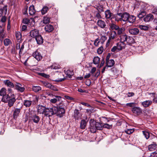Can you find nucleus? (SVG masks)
<instances>
[{"mask_svg": "<svg viewBox=\"0 0 157 157\" xmlns=\"http://www.w3.org/2000/svg\"><path fill=\"white\" fill-rule=\"evenodd\" d=\"M113 127L112 124H108L105 123L103 124V128H105L107 129H111Z\"/></svg>", "mask_w": 157, "mask_h": 157, "instance_id": "46", "label": "nucleus"}, {"mask_svg": "<svg viewBox=\"0 0 157 157\" xmlns=\"http://www.w3.org/2000/svg\"><path fill=\"white\" fill-rule=\"evenodd\" d=\"M150 157H157V153L155 152L152 153L151 154Z\"/></svg>", "mask_w": 157, "mask_h": 157, "instance_id": "62", "label": "nucleus"}, {"mask_svg": "<svg viewBox=\"0 0 157 157\" xmlns=\"http://www.w3.org/2000/svg\"><path fill=\"white\" fill-rule=\"evenodd\" d=\"M7 10L4 8L0 9V17L1 18L0 20V24L2 23V25H4L5 22L6 20V15L7 13Z\"/></svg>", "mask_w": 157, "mask_h": 157, "instance_id": "3", "label": "nucleus"}, {"mask_svg": "<svg viewBox=\"0 0 157 157\" xmlns=\"http://www.w3.org/2000/svg\"><path fill=\"white\" fill-rule=\"evenodd\" d=\"M21 108H16L15 109L13 114V116L14 118H17L19 115V113L20 112Z\"/></svg>", "mask_w": 157, "mask_h": 157, "instance_id": "29", "label": "nucleus"}, {"mask_svg": "<svg viewBox=\"0 0 157 157\" xmlns=\"http://www.w3.org/2000/svg\"><path fill=\"white\" fill-rule=\"evenodd\" d=\"M65 73L69 78H71L72 76L74 75V72L69 69L67 70L65 72Z\"/></svg>", "mask_w": 157, "mask_h": 157, "instance_id": "38", "label": "nucleus"}, {"mask_svg": "<svg viewBox=\"0 0 157 157\" xmlns=\"http://www.w3.org/2000/svg\"><path fill=\"white\" fill-rule=\"evenodd\" d=\"M109 26L112 30H118L119 27V26L118 25L113 23L110 24Z\"/></svg>", "mask_w": 157, "mask_h": 157, "instance_id": "35", "label": "nucleus"}, {"mask_svg": "<svg viewBox=\"0 0 157 157\" xmlns=\"http://www.w3.org/2000/svg\"><path fill=\"white\" fill-rule=\"evenodd\" d=\"M95 121H93L90 124V128L91 132L94 133L96 132L97 129L95 124Z\"/></svg>", "mask_w": 157, "mask_h": 157, "instance_id": "9", "label": "nucleus"}, {"mask_svg": "<svg viewBox=\"0 0 157 157\" xmlns=\"http://www.w3.org/2000/svg\"><path fill=\"white\" fill-rule=\"evenodd\" d=\"M114 64V61L112 59L106 61V67H112L113 66Z\"/></svg>", "mask_w": 157, "mask_h": 157, "instance_id": "24", "label": "nucleus"}, {"mask_svg": "<svg viewBox=\"0 0 157 157\" xmlns=\"http://www.w3.org/2000/svg\"><path fill=\"white\" fill-rule=\"evenodd\" d=\"M143 135H144L146 139H148L150 137V133H149L147 131H143Z\"/></svg>", "mask_w": 157, "mask_h": 157, "instance_id": "48", "label": "nucleus"}, {"mask_svg": "<svg viewBox=\"0 0 157 157\" xmlns=\"http://www.w3.org/2000/svg\"><path fill=\"white\" fill-rule=\"evenodd\" d=\"M39 32L38 30L35 29L31 31L30 32V35L33 38H35L39 34Z\"/></svg>", "mask_w": 157, "mask_h": 157, "instance_id": "10", "label": "nucleus"}, {"mask_svg": "<svg viewBox=\"0 0 157 157\" xmlns=\"http://www.w3.org/2000/svg\"><path fill=\"white\" fill-rule=\"evenodd\" d=\"M87 122L85 120H82L80 123V128L82 129L85 128L87 124Z\"/></svg>", "mask_w": 157, "mask_h": 157, "instance_id": "31", "label": "nucleus"}, {"mask_svg": "<svg viewBox=\"0 0 157 157\" xmlns=\"http://www.w3.org/2000/svg\"><path fill=\"white\" fill-rule=\"evenodd\" d=\"M57 108L56 106H53L51 108H46L44 113V115L46 117H50L56 114V112L57 111Z\"/></svg>", "mask_w": 157, "mask_h": 157, "instance_id": "1", "label": "nucleus"}, {"mask_svg": "<svg viewBox=\"0 0 157 157\" xmlns=\"http://www.w3.org/2000/svg\"><path fill=\"white\" fill-rule=\"evenodd\" d=\"M126 45L124 43L120 41L116 44V46L117 47V50L119 51L121 50H122L124 49Z\"/></svg>", "mask_w": 157, "mask_h": 157, "instance_id": "11", "label": "nucleus"}, {"mask_svg": "<svg viewBox=\"0 0 157 157\" xmlns=\"http://www.w3.org/2000/svg\"><path fill=\"white\" fill-rule=\"evenodd\" d=\"M14 87L16 90L21 93L24 92L25 89L24 87L22 84L19 83H17Z\"/></svg>", "mask_w": 157, "mask_h": 157, "instance_id": "5", "label": "nucleus"}, {"mask_svg": "<svg viewBox=\"0 0 157 157\" xmlns=\"http://www.w3.org/2000/svg\"><path fill=\"white\" fill-rule=\"evenodd\" d=\"M36 10H35L34 6L33 5L30 6L29 8V13L31 15L35 14Z\"/></svg>", "mask_w": 157, "mask_h": 157, "instance_id": "28", "label": "nucleus"}, {"mask_svg": "<svg viewBox=\"0 0 157 157\" xmlns=\"http://www.w3.org/2000/svg\"><path fill=\"white\" fill-rule=\"evenodd\" d=\"M0 40L1 41L3 40V39L6 37V34L5 32L0 34Z\"/></svg>", "mask_w": 157, "mask_h": 157, "instance_id": "52", "label": "nucleus"}, {"mask_svg": "<svg viewBox=\"0 0 157 157\" xmlns=\"http://www.w3.org/2000/svg\"><path fill=\"white\" fill-rule=\"evenodd\" d=\"M2 23L0 24V34L4 32V28L3 25H2Z\"/></svg>", "mask_w": 157, "mask_h": 157, "instance_id": "54", "label": "nucleus"}, {"mask_svg": "<svg viewBox=\"0 0 157 157\" xmlns=\"http://www.w3.org/2000/svg\"><path fill=\"white\" fill-rule=\"evenodd\" d=\"M32 89L35 92H37L41 89V87L39 86H33Z\"/></svg>", "mask_w": 157, "mask_h": 157, "instance_id": "40", "label": "nucleus"}, {"mask_svg": "<svg viewBox=\"0 0 157 157\" xmlns=\"http://www.w3.org/2000/svg\"><path fill=\"white\" fill-rule=\"evenodd\" d=\"M32 103V101L28 100H24V105L26 107H29L30 106Z\"/></svg>", "mask_w": 157, "mask_h": 157, "instance_id": "37", "label": "nucleus"}, {"mask_svg": "<svg viewBox=\"0 0 157 157\" xmlns=\"http://www.w3.org/2000/svg\"><path fill=\"white\" fill-rule=\"evenodd\" d=\"M148 150L150 151H153L157 150V144L153 142V144L148 146Z\"/></svg>", "mask_w": 157, "mask_h": 157, "instance_id": "14", "label": "nucleus"}, {"mask_svg": "<svg viewBox=\"0 0 157 157\" xmlns=\"http://www.w3.org/2000/svg\"><path fill=\"white\" fill-rule=\"evenodd\" d=\"M136 19V17L133 15H129L128 21L131 23H133L135 21Z\"/></svg>", "mask_w": 157, "mask_h": 157, "instance_id": "33", "label": "nucleus"}, {"mask_svg": "<svg viewBox=\"0 0 157 157\" xmlns=\"http://www.w3.org/2000/svg\"><path fill=\"white\" fill-rule=\"evenodd\" d=\"M30 20L28 18H25L23 20V23L24 24H27L30 23Z\"/></svg>", "mask_w": 157, "mask_h": 157, "instance_id": "55", "label": "nucleus"}, {"mask_svg": "<svg viewBox=\"0 0 157 157\" xmlns=\"http://www.w3.org/2000/svg\"><path fill=\"white\" fill-rule=\"evenodd\" d=\"M3 82L5 85L8 87L11 88L14 87L15 86L9 80H5Z\"/></svg>", "mask_w": 157, "mask_h": 157, "instance_id": "21", "label": "nucleus"}, {"mask_svg": "<svg viewBox=\"0 0 157 157\" xmlns=\"http://www.w3.org/2000/svg\"><path fill=\"white\" fill-rule=\"evenodd\" d=\"M33 56L38 61H40L42 58V56L40 52L37 50L35 51L33 54Z\"/></svg>", "mask_w": 157, "mask_h": 157, "instance_id": "7", "label": "nucleus"}, {"mask_svg": "<svg viewBox=\"0 0 157 157\" xmlns=\"http://www.w3.org/2000/svg\"><path fill=\"white\" fill-rule=\"evenodd\" d=\"M152 103V101L151 100H146L141 103V105L145 108L149 107Z\"/></svg>", "mask_w": 157, "mask_h": 157, "instance_id": "19", "label": "nucleus"}, {"mask_svg": "<svg viewBox=\"0 0 157 157\" xmlns=\"http://www.w3.org/2000/svg\"><path fill=\"white\" fill-rule=\"evenodd\" d=\"M105 63V60H104V58H102V60L101 62V63L100 64V67H102V66H103L104 64Z\"/></svg>", "mask_w": 157, "mask_h": 157, "instance_id": "63", "label": "nucleus"}, {"mask_svg": "<svg viewBox=\"0 0 157 157\" xmlns=\"http://www.w3.org/2000/svg\"><path fill=\"white\" fill-rule=\"evenodd\" d=\"M54 97H55V98L52 99L50 100V102L52 103H55L58 101H60L62 98L60 96L56 95L54 96Z\"/></svg>", "mask_w": 157, "mask_h": 157, "instance_id": "18", "label": "nucleus"}, {"mask_svg": "<svg viewBox=\"0 0 157 157\" xmlns=\"http://www.w3.org/2000/svg\"><path fill=\"white\" fill-rule=\"evenodd\" d=\"M128 31L131 35H137L140 33L139 29L137 28L130 29Z\"/></svg>", "mask_w": 157, "mask_h": 157, "instance_id": "12", "label": "nucleus"}, {"mask_svg": "<svg viewBox=\"0 0 157 157\" xmlns=\"http://www.w3.org/2000/svg\"><path fill=\"white\" fill-rule=\"evenodd\" d=\"M135 104V103L134 102L128 103L126 104V105L130 107H134Z\"/></svg>", "mask_w": 157, "mask_h": 157, "instance_id": "60", "label": "nucleus"}, {"mask_svg": "<svg viewBox=\"0 0 157 157\" xmlns=\"http://www.w3.org/2000/svg\"><path fill=\"white\" fill-rule=\"evenodd\" d=\"M132 111L133 113L137 115L142 113V109L140 107L137 106L133 107L132 108Z\"/></svg>", "mask_w": 157, "mask_h": 157, "instance_id": "6", "label": "nucleus"}, {"mask_svg": "<svg viewBox=\"0 0 157 157\" xmlns=\"http://www.w3.org/2000/svg\"><path fill=\"white\" fill-rule=\"evenodd\" d=\"M30 118L34 123L36 124H38L40 120L39 117L36 114H34L33 116H30Z\"/></svg>", "mask_w": 157, "mask_h": 157, "instance_id": "13", "label": "nucleus"}, {"mask_svg": "<svg viewBox=\"0 0 157 157\" xmlns=\"http://www.w3.org/2000/svg\"><path fill=\"white\" fill-rule=\"evenodd\" d=\"M49 89H50L54 91H57L58 90V88L56 86L52 85V84L51 85V86H50Z\"/></svg>", "mask_w": 157, "mask_h": 157, "instance_id": "56", "label": "nucleus"}, {"mask_svg": "<svg viewBox=\"0 0 157 157\" xmlns=\"http://www.w3.org/2000/svg\"><path fill=\"white\" fill-rule=\"evenodd\" d=\"M95 8L98 10L99 12L101 13L103 11V6L100 5L96 6Z\"/></svg>", "mask_w": 157, "mask_h": 157, "instance_id": "47", "label": "nucleus"}, {"mask_svg": "<svg viewBox=\"0 0 157 157\" xmlns=\"http://www.w3.org/2000/svg\"><path fill=\"white\" fill-rule=\"evenodd\" d=\"M134 131V130L133 129H129L125 131V132L127 134H130L133 132Z\"/></svg>", "mask_w": 157, "mask_h": 157, "instance_id": "53", "label": "nucleus"}, {"mask_svg": "<svg viewBox=\"0 0 157 157\" xmlns=\"http://www.w3.org/2000/svg\"><path fill=\"white\" fill-rule=\"evenodd\" d=\"M100 59L98 56H95L93 59V63L95 64H98Z\"/></svg>", "mask_w": 157, "mask_h": 157, "instance_id": "39", "label": "nucleus"}, {"mask_svg": "<svg viewBox=\"0 0 157 157\" xmlns=\"http://www.w3.org/2000/svg\"><path fill=\"white\" fill-rule=\"evenodd\" d=\"M50 21V18L47 17H44L43 20V22L45 24H48L49 23Z\"/></svg>", "mask_w": 157, "mask_h": 157, "instance_id": "43", "label": "nucleus"}, {"mask_svg": "<svg viewBox=\"0 0 157 157\" xmlns=\"http://www.w3.org/2000/svg\"><path fill=\"white\" fill-rule=\"evenodd\" d=\"M95 124L97 130H101L103 129V123L97 122L95 121Z\"/></svg>", "mask_w": 157, "mask_h": 157, "instance_id": "32", "label": "nucleus"}, {"mask_svg": "<svg viewBox=\"0 0 157 157\" xmlns=\"http://www.w3.org/2000/svg\"><path fill=\"white\" fill-rule=\"evenodd\" d=\"M44 29L46 32H51L54 29V28L52 25H47L45 26Z\"/></svg>", "mask_w": 157, "mask_h": 157, "instance_id": "22", "label": "nucleus"}, {"mask_svg": "<svg viewBox=\"0 0 157 157\" xmlns=\"http://www.w3.org/2000/svg\"><path fill=\"white\" fill-rule=\"evenodd\" d=\"M105 17L107 19H112L113 17V14L109 10H107L105 12Z\"/></svg>", "mask_w": 157, "mask_h": 157, "instance_id": "16", "label": "nucleus"}, {"mask_svg": "<svg viewBox=\"0 0 157 157\" xmlns=\"http://www.w3.org/2000/svg\"><path fill=\"white\" fill-rule=\"evenodd\" d=\"M81 115L78 109H75L74 111V117L76 120H78L81 118Z\"/></svg>", "mask_w": 157, "mask_h": 157, "instance_id": "20", "label": "nucleus"}, {"mask_svg": "<svg viewBox=\"0 0 157 157\" xmlns=\"http://www.w3.org/2000/svg\"><path fill=\"white\" fill-rule=\"evenodd\" d=\"M11 43V40L9 39L6 38L4 40V44L5 46H8Z\"/></svg>", "mask_w": 157, "mask_h": 157, "instance_id": "44", "label": "nucleus"}, {"mask_svg": "<svg viewBox=\"0 0 157 157\" xmlns=\"http://www.w3.org/2000/svg\"><path fill=\"white\" fill-rule=\"evenodd\" d=\"M146 14V12L145 11H143L140 13L138 15V17L140 18H142L144 17Z\"/></svg>", "mask_w": 157, "mask_h": 157, "instance_id": "49", "label": "nucleus"}, {"mask_svg": "<svg viewBox=\"0 0 157 157\" xmlns=\"http://www.w3.org/2000/svg\"><path fill=\"white\" fill-rule=\"evenodd\" d=\"M100 43V41L98 38L96 39L94 41V44L95 46H98L99 43Z\"/></svg>", "mask_w": 157, "mask_h": 157, "instance_id": "57", "label": "nucleus"}, {"mask_svg": "<svg viewBox=\"0 0 157 157\" xmlns=\"http://www.w3.org/2000/svg\"><path fill=\"white\" fill-rule=\"evenodd\" d=\"M16 101L15 96L13 94L11 95L10 98L8 101V105L9 107H11L13 105V104Z\"/></svg>", "mask_w": 157, "mask_h": 157, "instance_id": "8", "label": "nucleus"}, {"mask_svg": "<svg viewBox=\"0 0 157 157\" xmlns=\"http://www.w3.org/2000/svg\"><path fill=\"white\" fill-rule=\"evenodd\" d=\"M154 18L153 16L151 14H149L146 15L144 18V20L145 22H148L152 20Z\"/></svg>", "mask_w": 157, "mask_h": 157, "instance_id": "23", "label": "nucleus"}, {"mask_svg": "<svg viewBox=\"0 0 157 157\" xmlns=\"http://www.w3.org/2000/svg\"><path fill=\"white\" fill-rule=\"evenodd\" d=\"M35 39L38 44H42L43 42V39L40 34L35 37Z\"/></svg>", "mask_w": 157, "mask_h": 157, "instance_id": "17", "label": "nucleus"}, {"mask_svg": "<svg viewBox=\"0 0 157 157\" xmlns=\"http://www.w3.org/2000/svg\"><path fill=\"white\" fill-rule=\"evenodd\" d=\"M117 33L115 31H112L111 32L110 35L109 37L112 40H113L116 38Z\"/></svg>", "mask_w": 157, "mask_h": 157, "instance_id": "36", "label": "nucleus"}, {"mask_svg": "<svg viewBox=\"0 0 157 157\" xmlns=\"http://www.w3.org/2000/svg\"><path fill=\"white\" fill-rule=\"evenodd\" d=\"M46 107L42 105H38L37 106V112L40 114H44L45 111Z\"/></svg>", "mask_w": 157, "mask_h": 157, "instance_id": "15", "label": "nucleus"}, {"mask_svg": "<svg viewBox=\"0 0 157 157\" xmlns=\"http://www.w3.org/2000/svg\"><path fill=\"white\" fill-rule=\"evenodd\" d=\"M127 44L130 45L133 44L134 42V39L132 37L128 36L127 39V41H126Z\"/></svg>", "mask_w": 157, "mask_h": 157, "instance_id": "34", "label": "nucleus"}, {"mask_svg": "<svg viewBox=\"0 0 157 157\" xmlns=\"http://www.w3.org/2000/svg\"><path fill=\"white\" fill-rule=\"evenodd\" d=\"M49 8L47 6L44 7L41 10V13L42 14H45L48 10Z\"/></svg>", "mask_w": 157, "mask_h": 157, "instance_id": "42", "label": "nucleus"}, {"mask_svg": "<svg viewBox=\"0 0 157 157\" xmlns=\"http://www.w3.org/2000/svg\"><path fill=\"white\" fill-rule=\"evenodd\" d=\"M117 15L120 16V17L118 19L117 18V16L115 17V20L116 21H127L128 20V19L129 14L127 13H117Z\"/></svg>", "mask_w": 157, "mask_h": 157, "instance_id": "2", "label": "nucleus"}, {"mask_svg": "<svg viewBox=\"0 0 157 157\" xmlns=\"http://www.w3.org/2000/svg\"><path fill=\"white\" fill-rule=\"evenodd\" d=\"M97 24L98 26L101 28H105L106 25L105 22L101 20H98Z\"/></svg>", "mask_w": 157, "mask_h": 157, "instance_id": "25", "label": "nucleus"}, {"mask_svg": "<svg viewBox=\"0 0 157 157\" xmlns=\"http://www.w3.org/2000/svg\"><path fill=\"white\" fill-rule=\"evenodd\" d=\"M140 28L141 29L144 30H147L148 29V27L147 26L144 25H140Z\"/></svg>", "mask_w": 157, "mask_h": 157, "instance_id": "58", "label": "nucleus"}, {"mask_svg": "<svg viewBox=\"0 0 157 157\" xmlns=\"http://www.w3.org/2000/svg\"><path fill=\"white\" fill-rule=\"evenodd\" d=\"M9 94H10L7 95L5 94L3 96L2 99V101L5 103L8 102L11 97L9 95Z\"/></svg>", "mask_w": 157, "mask_h": 157, "instance_id": "30", "label": "nucleus"}, {"mask_svg": "<svg viewBox=\"0 0 157 157\" xmlns=\"http://www.w3.org/2000/svg\"><path fill=\"white\" fill-rule=\"evenodd\" d=\"M152 13L154 14L157 15V7H156L152 11Z\"/></svg>", "mask_w": 157, "mask_h": 157, "instance_id": "64", "label": "nucleus"}, {"mask_svg": "<svg viewBox=\"0 0 157 157\" xmlns=\"http://www.w3.org/2000/svg\"><path fill=\"white\" fill-rule=\"evenodd\" d=\"M128 36L125 33H123L119 37L120 38V41L124 43L125 42L127 41V39Z\"/></svg>", "mask_w": 157, "mask_h": 157, "instance_id": "26", "label": "nucleus"}, {"mask_svg": "<svg viewBox=\"0 0 157 157\" xmlns=\"http://www.w3.org/2000/svg\"><path fill=\"white\" fill-rule=\"evenodd\" d=\"M24 48V44H22L21 46V48H20V50H19V54H21L22 53V51Z\"/></svg>", "mask_w": 157, "mask_h": 157, "instance_id": "61", "label": "nucleus"}, {"mask_svg": "<svg viewBox=\"0 0 157 157\" xmlns=\"http://www.w3.org/2000/svg\"><path fill=\"white\" fill-rule=\"evenodd\" d=\"M40 75L46 78H48L49 77V75H47L44 73H40Z\"/></svg>", "mask_w": 157, "mask_h": 157, "instance_id": "59", "label": "nucleus"}, {"mask_svg": "<svg viewBox=\"0 0 157 157\" xmlns=\"http://www.w3.org/2000/svg\"><path fill=\"white\" fill-rule=\"evenodd\" d=\"M104 50V48L103 47H99L97 50V53L99 54H102Z\"/></svg>", "mask_w": 157, "mask_h": 157, "instance_id": "51", "label": "nucleus"}, {"mask_svg": "<svg viewBox=\"0 0 157 157\" xmlns=\"http://www.w3.org/2000/svg\"><path fill=\"white\" fill-rule=\"evenodd\" d=\"M6 90L5 88H2L0 90V95L4 96L6 94Z\"/></svg>", "mask_w": 157, "mask_h": 157, "instance_id": "41", "label": "nucleus"}, {"mask_svg": "<svg viewBox=\"0 0 157 157\" xmlns=\"http://www.w3.org/2000/svg\"><path fill=\"white\" fill-rule=\"evenodd\" d=\"M117 34L119 36H121L122 35L123 33H124V31L125 30V29L123 27H121L120 28L119 27L118 29L117 30Z\"/></svg>", "mask_w": 157, "mask_h": 157, "instance_id": "27", "label": "nucleus"}, {"mask_svg": "<svg viewBox=\"0 0 157 157\" xmlns=\"http://www.w3.org/2000/svg\"><path fill=\"white\" fill-rule=\"evenodd\" d=\"M15 36L17 39L18 40L20 39L21 37V34L20 32H16Z\"/></svg>", "mask_w": 157, "mask_h": 157, "instance_id": "50", "label": "nucleus"}, {"mask_svg": "<svg viewBox=\"0 0 157 157\" xmlns=\"http://www.w3.org/2000/svg\"><path fill=\"white\" fill-rule=\"evenodd\" d=\"M56 108H57V111L56 112V114H57V116L60 117H63L65 113L64 109L61 107H56Z\"/></svg>", "mask_w": 157, "mask_h": 157, "instance_id": "4", "label": "nucleus"}, {"mask_svg": "<svg viewBox=\"0 0 157 157\" xmlns=\"http://www.w3.org/2000/svg\"><path fill=\"white\" fill-rule=\"evenodd\" d=\"M42 83L43 84L44 86L48 88H50L51 85V84L47 81H43L42 82Z\"/></svg>", "mask_w": 157, "mask_h": 157, "instance_id": "45", "label": "nucleus"}]
</instances>
